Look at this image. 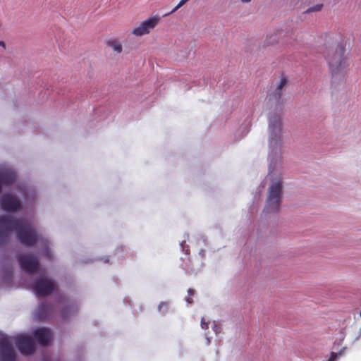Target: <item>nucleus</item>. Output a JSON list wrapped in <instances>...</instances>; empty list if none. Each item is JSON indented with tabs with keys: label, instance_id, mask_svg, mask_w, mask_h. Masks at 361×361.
<instances>
[{
	"label": "nucleus",
	"instance_id": "nucleus-1",
	"mask_svg": "<svg viewBox=\"0 0 361 361\" xmlns=\"http://www.w3.org/2000/svg\"><path fill=\"white\" fill-rule=\"evenodd\" d=\"M15 231L21 244L31 247L39 239V236L31 224L26 219H18L11 215L0 216V240H6Z\"/></svg>",
	"mask_w": 361,
	"mask_h": 361
},
{
	"label": "nucleus",
	"instance_id": "nucleus-2",
	"mask_svg": "<svg viewBox=\"0 0 361 361\" xmlns=\"http://www.w3.org/2000/svg\"><path fill=\"white\" fill-rule=\"evenodd\" d=\"M345 47L339 44L336 47L327 49L325 52V59L333 80L343 79L347 73L349 63L345 56Z\"/></svg>",
	"mask_w": 361,
	"mask_h": 361
},
{
	"label": "nucleus",
	"instance_id": "nucleus-3",
	"mask_svg": "<svg viewBox=\"0 0 361 361\" xmlns=\"http://www.w3.org/2000/svg\"><path fill=\"white\" fill-rule=\"evenodd\" d=\"M283 197V185L280 178L274 180L268 189V195L264 209L267 212L279 210Z\"/></svg>",
	"mask_w": 361,
	"mask_h": 361
},
{
	"label": "nucleus",
	"instance_id": "nucleus-4",
	"mask_svg": "<svg viewBox=\"0 0 361 361\" xmlns=\"http://www.w3.org/2000/svg\"><path fill=\"white\" fill-rule=\"evenodd\" d=\"M32 290L37 297L51 295L56 288L55 282L45 277L37 278L32 286Z\"/></svg>",
	"mask_w": 361,
	"mask_h": 361
},
{
	"label": "nucleus",
	"instance_id": "nucleus-5",
	"mask_svg": "<svg viewBox=\"0 0 361 361\" xmlns=\"http://www.w3.org/2000/svg\"><path fill=\"white\" fill-rule=\"evenodd\" d=\"M269 147L277 149L281 143V123L279 116H274L269 118Z\"/></svg>",
	"mask_w": 361,
	"mask_h": 361
},
{
	"label": "nucleus",
	"instance_id": "nucleus-6",
	"mask_svg": "<svg viewBox=\"0 0 361 361\" xmlns=\"http://www.w3.org/2000/svg\"><path fill=\"white\" fill-rule=\"evenodd\" d=\"M18 262L20 268L30 274L35 273L39 267L37 258L31 255L20 256L18 258Z\"/></svg>",
	"mask_w": 361,
	"mask_h": 361
},
{
	"label": "nucleus",
	"instance_id": "nucleus-7",
	"mask_svg": "<svg viewBox=\"0 0 361 361\" xmlns=\"http://www.w3.org/2000/svg\"><path fill=\"white\" fill-rule=\"evenodd\" d=\"M15 341L18 348L23 355H29L35 352V344L30 336L20 335L17 336Z\"/></svg>",
	"mask_w": 361,
	"mask_h": 361
},
{
	"label": "nucleus",
	"instance_id": "nucleus-8",
	"mask_svg": "<svg viewBox=\"0 0 361 361\" xmlns=\"http://www.w3.org/2000/svg\"><path fill=\"white\" fill-rule=\"evenodd\" d=\"M159 21V18L157 16L151 17L142 21L138 26L134 27L132 33L135 36H142L149 34L154 29Z\"/></svg>",
	"mask_w": 361,
	"mask_h": 361
},
{
	"label": "nucleus",
	"instance_id": "nucleus-9",
	"mask_svg": "<svg viewBox=\"0 0 361 361\" xmlns=\"http://www.w3.org/2000/svg\"><path fill=\"white\" fill-rule=\"evenodd\" d=\"M16 353L6 337L0 338V361H15Z\"/></svg>",
	"mask_w": 361,
	"mask_h": 361
},
{
	"label": "nucleus",
	"instance_id": "nucleus-10",
	"mask_svg": "<svg viewBox=\"0 0 361 361\" xmlns=\"http://www.w3.org/2000/svg\"><path fill=\"white\" fill-rule=\"evenodd\" d=\"M0 206L4 211L16 212L20 208V202L13 195L6 194L1 197Z\"/></svg>",
	"mask_w": 361,
	"mask_h": 361
},
{
	"label": "nucleus",
	"instance_id": "nucleus-11",
	"mask_svg": "<svg viewBox=\"0 0 361 361\" xmlns=\"http://www.w3.org/2000/svg\"><path fill=\"white\" fill-rule=\"evenodd\" d=\"M34 336L37 341L44 346L49 345L52 338L51 331L45 327L36 329L34 332Z\"/></svg>",
	"mask_w": 361,
	"mask_h": 361
},
{
	"label": "nucleus",
	"instance_id": "nucleus-12",
	"mask_svg": "<svg viewBox=\"0 0 361 361\" xmlns=\"http://www.w3.org/2000/svg\"><path fill=\"white\" fill-rule=\"evenodd\" d=\"M54 307L51 303L42 302L36 310V317L39 320L47 319L53 312Z\"/></svg>",
	"mask_w": 361,
	"mask_h": 361
},
{
	"label": "nucleus",
	"instance_id": "nucleus-13",
	"mask_svg": "<svg viewBox=\"0 0 361 361\" xmlns=\"http://www.w3.org/2000/svg\"><path fill=\"white\" fill-rule=\"evenodd\" d=\"M16 178V174L12 171H5L0 173V193L3 185H11Z\"/></svg>",
	"mask_w": 361,
	"mask_h": 361
},
{
	"label": "nucleus",
	"instance_id": "nucleus-14",
	"mask_svg": "<svg viewBox=\"0 0 361 361\" xmlns=\"http://www.w3.org/2000/svg\"><path fill=\"white\" fill-rule=\"evenodd\" d=\"M287 84H288V80H287L286 78L284 76H282L281 78L279 85H277L274 92L272 93L271 96L275 99H277V100L280 99L283 94V88L284 87H286L287 85Z\"/></svg>",
	"mask_w": 361,
	"mask_h": 361
},
{
	"label": "nucleus",
	"instance_id": "nucleus-15",
	"mask_svg": "<svg viewBox=\"0 0 361 361\" xmlns=\"http://www.w3.org/2000/svg\"><path fill=\"white\" fill-rule=\"evenodd\" d=\"M287 84H288V80H287L286 78L284 76H282L281 78L279 85H277L274 92L272 93L271 96L275 99H277V100L280 99L283 94V88L284 87H286L287 85Z\"/></svg>",
	"mask_w": 361,
	"mask_h": 361
},
{
	"label": "nucleus",
	"instance_id": "nucleus-16",
	"mask_svg": "<svg viewBox=\"0 0 361 361\" xmlns=\"http://www.w3.org/2000/svg\"><path fill=\"white\" fill-rule=\"evenodd\" d=\"M78 308L75 304H70L64 307L61 311V317L63 319H67L70 314H75L78 312Z\"/></svg>",
	"mask_w": 361,
	"mask_h": 361
},
{
	"label": "nucleus",
	"instance_id": "nucleus-17",
	"mask_svg": "<svg viewBox=\"0 0 361 361\" xmlns=\"http://www.w3.org/2000/svg\"><path fill=\"white\" fill-rule=\"evenodd\" d=\"M281 31L277 30L273 34L267 36L265 43L267 45H273L279 42L281 36Z\"/></svg>",
	"mask_w": 361,
	"mask_h": 361
},
{
	"label": "nucleus",
	"instance_id": "nucleus-18",
	"mask_svg": "<svg viewBox=\"0 0 361 361\" xmlns=\"http://www.w3.org/2000/svg\"><path fill=\"white\" fill-rule=\"evenodd\" d=\"M106 44L117 53H121L123 50L121 43L117 39H109L106 42Z\"/></svg>",
	"mask_w": 361,
	"mask_h": 361
},
{
	"label": "nucleus",
	"instance_id": "nucleus-19",
	"mask_svg": "<svg viewBox=\"0 0 361 361\" xmlns=\"http://www.w3.org/2000/svg\"><path fill=\"white\" fill-rule=\"evenodd\" d=\"M323 7V4H317L314 6L310 7L305 11V13H310V12H314V11H319L322 10Z\"/></svg>",
	"mask_w": 361,
	"mask_h": 361
},
{
	"label": "nucleus",
	"instance_id": "nucleus-20",
	"mask_svg": "<svg viewBox=\"0 0 361 361\" xmlns=\"http://www.w3.org/2000/svg\"><path fill=\"white\" fill-rule=\"evenodd\" d=\"M188 298L186 299V301L188 303L192 304L193 302V301L191 298L194 295L195 290L192 288H189L188 290Z\"/></svg>",
	"mask_w": 361,
	"mask_h": 361
},
{
	"label": "nucleus",
	"instance_id": "nucleus-21",
	"mask_svg": "<svg viewBox=\"0 0 361 361\" xmlns=\"http://www.w3.org/2000/svg\"><path fill=\"white\" fill-rule=\"evenodd\" d=\"M189 0H180L178 4L171 11V13H173L176 11L178 8H180L181 6H183L187 1Z\"/></svg>",
	"mask_w": 361,
	"mask_h": 361
},
{
	"label": "nucleus",
	"instance_id": "nucleus-22",
	"mask_svg": "<svg viewBox=\"0 0 361 361\" xmlns=\"http://www.w3.org/2000/svg\"><path fill=\"white\" fill-rule=\"evenodd\" d=\"M208 325H209V323L208 322H206L204 321V319L202 318V320H201V327L203 329H208Z\"/></svg>",
	"mask_w": 361,
	"mask_h": 361
},
{
	"label": "nucleus",
	"instance_id": "nucleus-23",
	"mask_svg": "<svg viewBox=\"0 0 361 361\" xmlns=\"http://www.w3.org/2000/svg\"><path fill=\"white\" fill-rule=\"evenodd\" d=\"M336 358H337V354L332 352L331 353L330 357L329 358V360L327 361H335Z\"/></svg>",
	"mask_w": 361,
	"mask_h": 361
},
{
	"label": "nucleus",
	"instance_id": "nucleus-24",
	"mask_svg": "<svg viewBox=\"0 0 361 361\" xmlns=\"http://www.w3.org/2000/svg\"><path fill=\"white\" fill-rule=\"evenodd\" d=\"M0 46L2 47L4 49H6V44L4 41H0Z\"/></svg>",
	"mask_w": 361,
	"mask_h": 361
},
{
	"label": "nucleus",
	"instance_id": "nucleus-25",
	"mask_svg": "<svg viewBox=\"0 0 361 361\" xmlns=\"http://www.w3.org/2000/svg\"><path fill=\"white\" fill-rule=\"evenodd\" d=\"M46 256L48 257V258H50L51 257V255H50V252L49 251L47 250L46 251Z\"/></svg>",
	"mask_w": 361,
	"mask_h": 361
},
{
	"label": "nucleus",
	"instance_id": "nucleus-26",
	"mask_svg": "<svg viewBox=\"0 0 361 361\" xmlns=\"http://www.w3.org/2000/svg\"><path fill=\"white\" fill-rule=\"evenodd\" d=\"M243 2H249L251 0H241Z\"/></svg>",
	"mask_w": 361,
	"mask_h": 361
}]
</instances>
